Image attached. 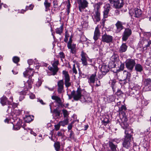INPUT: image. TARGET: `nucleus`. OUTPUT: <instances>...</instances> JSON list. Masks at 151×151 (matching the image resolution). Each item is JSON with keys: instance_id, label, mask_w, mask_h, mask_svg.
<instances>
[{"instance_id": "f257e3e1", "label": "nucleus", "mask_w": 151, "mask_h": 151, "mask_svg": "<svg viewBox=\"0 0 151 151\" xmlns=\"http://www.w3.org/2000/svg\"><path fill=\"white\" fill-rule=\"evenodd\" d=\"M133 133V129L129 128H127L125 131V136L123 139V146L127 149L129 148L132 146V134Z\"/></svg>"}, {"instance_id": "f03ea898", "label": "nucleus", "mask_w": 151, "mask_h": 151, "mask_svg": "<svg viewBox=\"0 0 151 151\" xmlns=\"http://www.w3.org/2000/svg\"><path fill=\"white\" fill-rule=\"evenodd\" d=\"M83 90L80 88H78L76 91L73 90L71 91V95L73 97V99L75 101L80 100L83 95L82 94Z\"/></svg>"}, {"instance_id": "7ed1b4c3", "label": "nucleus", "mask_w": 151, "mask_h": 151, "mask_svg": "<svg viewBox=\"0 0 151 151\" xmlns=\"http://www.w3.org/2000/svg\"><path fill=\"white\" fill-rule=\"evenodd\" d=\"M94 15L96 21L99 22L100 20V5L99 3L95 4L94 5Z\"/></svg>"}, {"instance_id": "20e7f679", "label": "nucleus", "mask_w": 151, "mask_h": 151, "mask_svg": "<svg viewBox=\"0 0 151 151\" xmlns=\"http://www.w3.org/2000/svg\"><path fill=\"white\" fill-rule=\"evenodd\" d=\"M62 74L63 78L64 80V83L65 86L67 88H68L71 85L70 76L68 72L66 70H63Z\"/></svg>"}, {"instance_id": "39448f33", "label": "nucleus", "mask_w": 151, "mask_h": 151, "mask_svg": "<svg viewBox=\"0 0 151 151\" xmlns=\"http://www.w3.org/2000/svg\"><path fill=\"white\" fill-rule=\"evenodd\" d=\"M78 4V9L80 12H82L88 6V3L86 0H76Z\"/></svg>"}, {"instance_id": "423d86ee", "label": "nucleus", "mask_w": 151, "mask_h": 151, "mask_svg": "<svg viewBox=\"0 0 151 151\" xmlns=\"http://www.w3.org/2000/svg\"><path fill=\"white\" fill-rule=\"evenodd\" d=\"M59 64L58 60H55L52 64V67H48V69L52 73V75L54 76L57 74V73L59 70V68L58 67Z\"/></svg>"}, {"instance_id": "0eeeda50", "label": "nucleus", "mask_w": 151, "mask_h": 151, "mask_svg": "<svg viewBox=\"0 0 151 151\" xmlns=\"http://www.w3.org/2000/svg\"><path fill=\"white\" fill-rule=\"evenodd\" d=\"M132 31L131 29L126 28L122 35V39L123 41H126L128 39L129 37L131 35Z\"/></svg>"}, {"instance_id": "6e6552de", "label": "nucleus", "mask_w": 151, "mask_h": 151, "mask_svg": "<svg viewBox=\"0 0 151 151\" xmlns=\"http://www.w3.org/2000/svg\"><path fill=\"white\" fill-rule=\"evenodd\" d=\"M64 83L63 80L59 81L57 83V91L59 93H61L64 92Z\"/></svg>"}, {"instance_id": "1a4fd4ad", "label": "nucleus", "mask_w": 151, "mask_h": 151, "mask_svg": "<svg viewBox=\"0 0 151 151\" xmlns=\"http://www.w3.org/2000/svg\"><path fill=\"white\" fill-rule=\"evenodd\" d=\"M135 64V61L132 59H128L126 62V66L127 68L131 70H133Z\"/></svg>"}, {"instance_id": "9d476101", "label": "nucleus", "mask_w": 151, "mask_h": 151, "mask_svg": "<svg viewBox=\"0 0 151 151\" xmlns=\"http://www.w3.org/2000/svg\"><path fill=\"white\" fill-rule=\"evenodd\" d=\"M124 24V23L120 21H118L115 24L116 28L115 30L116 33H119L124 29V27L123 26Z\"/></svg>"}, {"instance_id": "9b49d317", "label": "nucleus", "mask_w": 151, "mask_h": 151, "mask_svg": "<svg viewBox=\"0 0 151 151\" xmlns=\"http://www.w3.org/2000/svg\"><path fill=\"white\" fill-rule=\"evenodd\" d=\"M81 60L82 61V64L83 65L86 66L88 65L87 63V59L88 58L87 54L83 52V51H82L81 52Z\"/></svg>"}, {"instance_id": "f8f14e48", "label": "nucleus", "mask_w": 151, "mask_h": 151, "mask_svg": "<svg viewBox=\"0 0 151 151\" xmlns=\"http://www.w3.org/2000/svg\"><path fill=\"white\" fill-rule=\"evenodd\" d=\"M112 40V36L107 34H105L102 36L101 41L103 42L109 43L111 42Z\"/></svg>"}, {"instance_id": "ddd939ff", "label": "nucleus", "mask_w": 151, "mask_h": 151, "mask_svg": "<svg viewBox=\"0 0 151 151\" xmlns=\"http://www.w3.org/2000/svg\"><path fill=\"white\" fill-rule=\"evenodd\" d=\"M116 9H119L123 7L124 5L123 0H115L111 4Z\"/></svg>"}, {"instance_id": "4468645a", "label": "nucleus", "mask_w": 151, "mask_h": 151, "mask_svg": "<svg viewBox=\"0 0 151 151\" xmlns=\"http://www.w3.org/2000/svg\"><path fill=\"white\" fill-rule=\"evenodd\" d=\"M100 33L99 29L98 27L97 26L96 27L95 29V30L94 32V36L93 37V39L95 41L97 40L99 38L100 36Z\"/></svg>"}, {"instance_id": "2eb2a0df", "label": "nucleus", "mask_w": 151, "mask_h": 151, "mask_svg": "<svg viewBox=\"0 0 151 151\" xmlns=\"http://www.w3.org/2000/svg\"><path fill=\"white\" fill-rule=\"evenodd\" d=\"M142 11L141 10L137 8H135L134 9L133 14L135 17H140L142 14Z\"/></svg>"}, {"instance_id": "dca6fc26", "label": "nucleus", "mask_w": 151, "mask_h": 151, "mask_svg": "<svg viewBox=\"0 0 151 151\" xmlns=\"http://www.w3.org/2000/svg\"><path fill=\"white\" fill-rule=\"evenodd\" d=\"M130 76V73L126 70H124L122 75V80L121 81H124L127 79H129Z\"/></svg>"}, {"instance_id": "f3484780", "label": "nucleus", "mask_w": 151, "mask_h": 151, "mask_svg": "<svg viewBox=\"0 0 151 151\" xmlns=\"http://www.w3.org/2000/svg\"><path fill=\"white\" fill-rule=\"evenodd\" d=\"M33 72L34 71L32 69H29L24 72L23 73V75L25 77H26L27 76H29V78H30L31 76H33Z\"/></svg>"}, {"instance_id": "a211bd4d", "label": "nucleus", "mask_w": 151, "mask_h": 151, "mask_svg": "<svg viewBox=\"0 0 151 151\" xmlns=\"http://www.w3.org/2000/svg\"><path fill=\"white\" fill-rule=\"evenodd\" d=\"M0 102L3 106L6 105L7 103L9 105L11 104V102L8 101L7 98L4 96H3L1 98Z\"/></svg>"}, {"instance_id": "6ab92c4d", "label": "nucleus", "mask_w": 151, "mask_h": 151, "mask_svg": "<svg viewBox=\"0 0 151 151\" xmlns=\"http://www.w3.org/2000/svg\"><path fill=\"white\" fill-rule=\"evenodd\" d=\"M100 70L102 74L103 75H105L109 71V67L106 65H102Z\"/></svg>"}, {"instance_id": "aec40b11", "label": "nucleus", "mask_w": 151, "mask_h": 151, "mask_svg": "<svg viewBox=\"0 0 151 151\" xmlns=\"http://www.w3.org/2000/svg\"><path fill=\"white\" fill-rule=\"evenodd\" d=\"M33 82V81L32 79H29L27 81L26 83H24L25 87L26 88L27 90L32 88V84Z\"/></svg>"}, {"instance_id": "412c9836", "label": "nucleus", "mask_w": 151, "mask_h": 151, "mask_svg": "<svg viewBox=\"0 0 151 151\" xmlns=\"http://www.w3.org/2000/svg\"><path fill=\"white\" fill-rule=\"evenodd\" d=\"M89 14H86L84 15H83L82 17V18L83 20H85V24L83 23L82 24V27H87L88 25V22H87V20H88L89 18Z\"/></svg>"}, {"instance_id": "4be33fe9", "label": "nucleus", "mask_w": 151, "mask_h": 151, "mask_svg": "<svg viewBox=\"0 0 151 151\" xmlns=\"http://www.w3.org/2000/svg\"><path fill=\"white\" fill-rule=\"evenodd\" d=\"M127 46L126 44L122 43L119 49V52L120 53L124 52L127 50Z\"/></svg>"}, {"instance_id": "5701e85b", "label": "nucleus", "mask_w": 151, "mask_h": 151, "mask_svg": "<svg viewBox=\"0 0 151 151\" xmlns=\"http://www.w3.org/2000/svg\"><path fill=\"white\" fill-rule=\"evenodd\" d=\"M52 99L55 100L56 102L58 103L59 105H61L62 104L61 100L60 98L58 96H52L51 97Z\"/></svg>"}, {"instance_id": "b1692460", "label": "nucleus", "mask_w": 151, "mask_h": 151, "mask_svg": "<svg viewBox=\"0 0 151 151\" xmlns=\"http://www.w3.org/2000/svg\"><path fill=\"white\" fill-rule=\"evenodd\" d=\"M69 49H70V52L73 54H74L76 52V44H72L70 45L69 47H67Z\"/></svg>"}, {"instance_id": "393cba45", "label": "nucleus", "mask_w": 151, "mask_h": 151, "mask_svg": "<svg viewBox=\"0 0 151 151\" xmlns=\"http://www.w3.org/2000/svg\"><path fill=\"white\" fill-rule=\"evenodd\" d=\"M109 145L112 151H117V145H115L112 142H109Z\"/></svg>"}, {"instance_id": "a878e982", "label": "nucleus", "mask_w": 151, "mask_h": 151, "mask_svg": "<svg viewBox=\"0 0 151 151\" xmlns=\"http://www.w3.org/2000/svg\"><path fill=\"white\" fill-rule=\"evenodd\" d=\"M96 76V73L92 74L88 79V82L91 83H94L95 81V78Z\"/></svg>"}, {"instance_id": "bb28decb", "label": "nucleus", "mask_w": 151, "mask_h": 151, "mask_svg": "<svg viewBox=\"0 0 151 151\" xmlns=\"http://www.w3.org/2000/svg\"><path fill=\"white\" fill-rule=\"evenodd\" d=\"M135 69L138 72H141L143 70V67L140 64H137L135 66Z\"/></svg>"}, {"instance_id": "cd10ccee", "label": "nucleus", "mask_w": 151, "mask_h": 151, "mask_svg": "<svg viewBox=\"0 0 151 151\" xmlns=\"http://www.w3.org/2000/svg\"><path fill=\"white\" fill-rule=\"evenodd\" d=\"M44 5L45 6L46 11H47L51 5V3L48 2V0H45L44 2Z\"/></svg>"}, {"instance_id": "c85d7f7f", "label": "nucleus", "mask_w": 151, "mask_h": 151, "mask_svg": "<svg viewBox=\"0 0 151 151\" xmlns=\"http://www.w3.org/2000/svg\"><path fill=\"white\" fill-rule=\"evenodd\" d=\"M59 123L61 126H64L65 125L68 124V119H65L63 121H60Z\"/></svg>"}, {"instance_id": "c756f323", "label": "nucleus", "mask_w": 151, "mask_h": 151, "mask_svg": "<svg viewBox=\"0 0 151 151\" xmlns=\"http://www.w3.org/2000/svg\"><path fill=\"white\" fill-rule=\"evenodd\" d=\"M118 55L116 54H114L111 58V60L114 62L117 61L118 60Z\"/></svg>"}, {"instance_id": "7c9ffc66", "label": "nucleus", "mask_w": 151, "mask_h": 151, "mask_svg": "<svg viewBox=\"0 0 151 151\" xmlns=\"http://www.w3.org/2000/svg\"><path fill=\"white\" fill-rule=\"evenodd\" d=\"M127 110V108L125 105H122L119 108L118 111L119 112H124Z\"/></svg>"}, {"instance_id": "2f4dec72", "label": "nucleus", "mask_w": 151, "mask_h": 151, "mask_svg": "<svg viewBox=\"0 0 151 151\" xmlns=\"http://www.w3.org/2000/svg\"><path fill=\"white\" fill-rule=\"evenodd\" d=\"M63 30V26L61 25L60 27L57 28L56 29V33L60 35L62 33Z\"/></svg>"}, {"instance_id": "473e14b6", "label": "nucleus", "mask_w": 151, "mask_h": 151, "mask_svg": "<svg viewBox=\"0 0 151 151\" xmlns=\"http://www.w3.org/2000/svg\"><path fill=\"white\" fill-rule=\"evenodd\" d=\"M54 146L56 151H59L60 149V143L59 142H57L54 143Z\"/></svg>"}, {"instance_id": "72a5a7b5", "label": "nucleus", "mask_w": 151, "mask_h": 151, "mask_svg": "<svg viewBox=\"0 0 151 151\" xmlns=\"http://www.w3.org/2000/svg\"><path fill=\"white\" fill-rule=\"evenodd\" d=\"M151 83V79L150 78H147L144 79V83L145 85L147 86Z\"/></svg>"}, {"instance_id": "f704fd0d", "label": "nucleus", "mask_w": 151, "mask_h": 151, "mask_svg": "<svg viewBox=\"0 0 151 151\" xmlns=\"http://www.w3.org/2000/svg\"><path fill=\"white\" fill-rule=\"evenodd\" d=\"M21 124L20 122H18L15 126H13V129L15 130H18L21 128Z\"/></svg>"}, {"instance_id": "c9c22d12", "label": "nucleus", "mask_w": 151, "mask_h": 151, "mask_svg": "<svg viewBox=\"0 0 151 151\" xmlns=\"http://www.w3.org/2000/svg\"><path fill=\"white\" fill-rule=\"evenodd\" d=\"M70 36L69 34L68 33V32L66 31L65 32V38L64 39V41L65 42H67L68 40V38Z\"/></svg>"}, {"instance_id": "e433bc0d", "label": "nucleus", "mask_w": 151, "mask_h": 151, "mask_svg": "<svg viewBox=\"0 0 151 151\" xmlns=\"http://www.w3.org/2000/svg\"><path fill=\"white\" fill-rule=\"evenodd\" d=\"M33 7V6L31 5H30L29 6H27L26 7V10H22L21 13H24V12L28 9L32 10V9Z\"/></svg>"}, {"instance_id": "4c0bfd02", "label": "nucleus", "mask_w": 151, "mask_h": 151, "mask_svg": "<svg viewBox=\"0 0 151 151\" xmlns=\"http://www.w3.org/2000/svg\"><path fill=\"white\" fill-rule=\"evenodd\" d=\"M62 112L64 116V117L65 118V119H68V111L65 109H63L62 110Z\"/></svg>"}, {"instance_id": "58836bf2", "label": "nucleus", "mask_w": 151, "mask_h": 151, "mask_svg": "<svg viewBox=\"0 0 151 151\" xmlns=\"http://www.w3.org/2000/svg\"><path fill=\"white\" fill-rule=\"evenodd\" d=\"M109 122V119L105 117L104 118V119L102 121L103 123L105 125H106Z\"/></svg>"}, {"instance_id": "ea45409f", "label": "nucleus", "mask_w": 151, "mask_h": 151, "mask_svg": "<svg viewBox=\"0 0 151 151\" xmlns=\"http://www.w3.org/2000/svg\"><path fill=\"white\" fill-rule=\"evenodd\" d=\"M121 125L124 129H125L129 125L126 122H122Z\"/></svg>"}, {"instance_id": "a19ab883", "label": "nucleus", "mask_w": 151, "mask_h": 151, "mask_svg": "<svg viewBox=\"0 0 151 151\" xmlns=\"http://www.w3.org/2000/svg\"><path fill=\"white\" fill-rule=\"evenodd\" d=\"M25 121L27 123L32 121V119H31V116H27L25 119Z\"/></svg>"}, {"instance_id": "79ce46f5", "label": "nucleus", "mask_w": 151, "mask_h": 151, "mask_svg": "<svg viewBox=\"0 0 151 151\" xmlns=\"http://www.w3.org/2000/svg\"><path fill=\"white\" fill-rule=\"evenodd\" d=\"M116 83V81L115 80H114L112 81L111 82V87L112 89L113 90V91L114 92L115 91V83Z\"/></svg>"}, {"instance_id": "37998d69", "label": "nucleus", "mask_w": 151, "mask_h": 151, "mask_svg": "<svg viewBox=\"0 0 151 151\" xmlns=\"http://www.w3.org/2000/svg\"><path fill=\"white\" fill-rule=\"evenodd\" d=\"M13 60L14 63H17L19 62V58L15 56L13 58Z\"/></svg>"}, {"instance_id": "c03bdc74", "label": "nucleus", "mask_w": 151, "mask_h": 151, "mask_svg": "<svg viewBox=\"0 0 151 151\" xmlns=\"http://www.w3.org/2000/svg\"><path fill=\"white\" fill-rule=\"evenodd\" d=\"M108 99L109 100V102H112L114 100L115 97L114 96L112 95L109 96Z\"/></svg>"}, {"instance_id": "a18cd8bd", "label": "nucleus", "mask_w": 151, "mask_h": 151, "mask_svg": "<svg viewBox=\"0 0 151 151\" xmlns=\"http://www.w3.org/2000/svg\"><path fill=\"white\" fill-rule=\"evenodd\" d=\"M60 126L61 125L59 123L56 124H55L54 125L55 129L56 131H58V130H59V129Z\"/></svg>"}, {"instance_id": "49530a36", "label": "nucleus", "mask_w": 151, "mask_h": 151, "mask_svg": "<svg viewBox=\"0 0 151 151\" xmlns=\"http://www.w3.org/2000/svg\"><path fill=\"white\" fill-rule=\"evenodd\" d=\"M13 83L12 82H9L7 83L6 86L8 87L9 88H11L13 87Z\"/></svg>"}, {"instance_id": "de8ad7c7", "label": "nucleus", "mask_w": 151, "mask_h": 151, "mask_svg": "<svg viewBox=\"0 0 151 151\" xmlns=\"http://www.w3.org/2000/svg\"><path fill=\"white\" fill-rule=\"evenodd\" d=\"M105 8L104 11L109 12L110 10V6L109 4H106L105 6Z\"/></svg>"}, {"instance_id": "09e8293b", "label": "nucleus", "mask_w": 151, "mask_h": 151, "mask_svg": "<svg viewBox=\"0 0 151 151\" xmlns=\"http://www.w3.org/2000/svg\"><path fill=\"white\" fill-rule=\"evenodd\" d=\"M72 37H73V36L72 35H71L70 36L69 41L67 43V47H68V46L69 47L70 45H72Z\"/></svg>"}, {"instance_id": "8fccbe9b", "label": "nucleus", "mask_w": 151, "mask_h": 151, "mask_svg": "<svg viewBox=\"0 0 151 151\" xmlns=\"http://www.w3.org/2000/svg\"><path fill=\"white\" fill-rule=\"evenodd\" d=\"M59 56L60 57L61 59V60H62L63 58H65V55H64V53L62 52H60L59 53Z\"/></svg>"}, {"instance_id": "3c124183", "label": "nucleus", "mask_w": 151, "mask_h": 151, "mask_svg": "<svg viewBox=\"0 0 151 151\" xmlns=\"http://www.w3.org/2000/svg\"><path fill=\"white\" fill-rule=\"evenodd\" d=\"M124 67V63H121L119 68V69L118 70L119 71L120 70H123Z\"/></svg>"}, {"instance_id": "603ef678", "label": "nucleus", "mask_w": 151, "mask_h": 151, "mask_svg": "<svg viewBox=\"0 0 151 151\" xmlns=\"http://www.w3.org/2000/svg\"><path fill=\"white\" fill-rule=\"evenodd\" d=\"M53 5L54 7L56 8L58 6V2L56 0H54L53 1Z\"/></svg>"}, {"instance_id": "864d4df0", "label": "nucleus", "mask_w": 151, "mask_h": 151, "mask_svg": "<svg viewBox=\"0 0 151 151\" xmlns=\"http://www.w3.org/2000/svg\"><path fill=\"white\" fill-rule=\"evenodd\" d=\"M72 70L73 73H75V74H77V72L76 68L75 65V64H74L73 65Z\"/></svg>"}, {"instance_id": "5fc2aeb1", "label": "nucleus", "mask_w": 151, "mask_h": 151, "mask_svg": "<svg viewBox=\"0 0 151 151\" xmlns=\"http://www.w3.org/2000/svg\"><path fill=\"white\" fill-rule=\"evenodd\" d=\"M70 138H74V133L73 131L72 130L70 131Z\"/></svg>"}, {"instance_id": "6e6d98bb", "label": "nucleus", "mask_w": 151, "mask_h": 151, "mask_svg": "<svg viewBox=\"0 0 151 151\" xmlns=\"http://www.w3.org/2000/svg\"><path fill=\"white\" fill-rule=\"evenodd\" d=\"M109 12L104 11L103 12V15L104 18H106L108 17Z\"/></svg>"}, {"instance_id": "4d7b16f0", "label": "nucleus", "mask_w": 151, "mask_h": 151, "mask_svg": "<svg viewBox=\"0 0 151 151\" xmlns=\"http://www.w3.org/2000/svg\"><path fill=\"white\" fill-rule=\"evenodd\" d=\"M122 93V92L119 89L118 90L117 92L116 93V94L117 96L121 95Z\"/></svg>"}, {"instance_id": "13d9d810", "label": "nucleus", "mask_w": 151, "mask_h": 151, "mask_svg": "<svg viewBox=\"0 0 151 151\" xmlns=\"http://www.w3.org/2000/svg\"><path fill=\"white\" fill-rule=\"evenodd\" d=\"M131 93L132 94L133 93L135 95L138 94V92L136 91H135L134 89H132V91H131Z\"/></svg>"}, {"instance_id": "bf43d9fd", "label": "nucleus", "mask_w": 151, "mask_h": 151, "mask_svg": "<svg viewBox=\"0 0 151 151\" xmlns=\"http://www.w3.org/2000/svg\"><path fill=\"white\" fill-rule=\"evenodd\" d=\"M73 127V125L71 123L69 124L68 127V131H69L70 130H71L72 127Z\"/></svg>"}, {"instance_id": "052dcab7", "label": "nucleus", "mask_w": 151, "mask_h": 151, "mask_svg": "<svg viewBox=\"0 0 151 151\" xmlns=\"http://www.w3.org/2000/svg\"><path fill=\"white\" fill-rule=\"evenodd\" d=\"M37 101L38 102H39L42 105H45V103H44L43 101L41 99H38Z\"/></svg>"}, {"instance_id": "680f3d73", "label": "nucleus", "mask_w": 151, "mask_h": 151, "mask_svg": "<svg viewBox=\"0 0 151 151\" xmlns=\"http://www.w3.org/2000/svg\"><path fill=\"white\" fill-rule=\"evenodd\" d=\"M127 120L128 119L126 117H124L122 119V122H127Z\"/></svg>"}, {"instance_id": "e2e57ef3", "label": "nucleus", "mask_w": 151, "mask_h": 151, "mask_svg": "<svg viewBox=\"0 0 151 151\" xmlns=\"http://www.w3.org/2000/svg\"><path fill=\"white\" fill-rule=\"evenodd\" d=\"M68 4L67 5V8L68 9H70V1L69 0H68Z\"/></svg>"}, {"instance_id": "0e129e2a", "label": "nucleus", "mask_w": 151, "mask_h": 151, "mask_svg": "<svg viewBox=\"0 0 151 151\" xmlns=\"http://www.w3.org/2000/svg\"><path fill=\"white\" fill-rule=\"evenodd\" d=\"M27 62L29 65H32V63L33 61L31 59H29L28 60Z\"/></svg>"}, {"instance_id": "69168bd1", "label": "nucleus", "mask_w": 151, "mask_h": 151, "mask_svg": "<svg viewBox=\"0 0 151 151\" xmlns=\"http://www.w3.org/2000/svg\"><path fill=\"white\" fill-rule=\"evenodd\" d=\"M12 106L14 108H15L17 107V103H14L12 104Z\"/></svg>"}, {"instance_id": "338daca9", "label": "nucleus", "mask_w": 151, "mask_h": 151, "mask_svg": "<svg viewBox=\"0 0 151 151\" xmlns=\"http://www.w3.org/2000/svg\"><path fill=\"white\" fill-rule=\"evenodd\" d=\"M30 98L31 99H34L35 97V96L33 94H31L29 96Z\"/></svg>"}, {"instance_id": "774afa93", "label": "nucleus", "mask_w": 151, "mask_h": 151, "mask_svg": "<svg viewBox=\"0 0 151 151\" xmlns=\"http://www.w3.org/2000/svg\"><path fill=\"white\" fill-rule=\"evenodd\" d=\"M57 135L58 136H63V134L61 132H58L57 133Z\"/></svg>"}]
</instances>
